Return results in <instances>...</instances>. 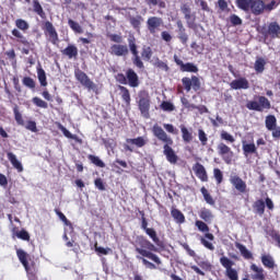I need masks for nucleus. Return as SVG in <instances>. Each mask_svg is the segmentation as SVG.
Wrapping results in <instances>:
<instances>
[{
    "mask_svg": "<svg viewBox=\"0 0 280 280\" xmlns=\"http://www.w3.org/2000/svg\"><path fill=\"white\" fill-rule=\"evenodd\" d=\"M170 145L172 144H164L163 154L166 156V160L168 161V163H172L173 165H175V163H178V155H176V152H174V149H172V147Z\"/></svg>",
    "mask_w": 280,
    "mask_h": 280,
    "instance_id": "9d476101",
    "label": "nucleus"
},
{
    "mask_svg": "<svg viewBox=\"0 0 280 280\" xmlns=\"http://www.w3.org/2000/svg\"><path fill=\"white\" fill-rule=\"evenodd\" d=\"M200 242L206 248H208V250H215V246H213L212 243H209L205 237H201Z\"/></svg>",
    "mask_w": 280,
    "mask_h": 280,
    "instance_id": "69168bd1",
    "label": "nucleus"
},
{
    "mask_svg": "<svg viewBox=\"0 0 280 280\" xmlns=\"http://www.w3.org/2000/svg\"><path fill=\"white\" fill-rule=\"evenodd\" d=\"M260 34L268 38L270 36L271 38H279L280 35V25L277 22H271L268 27L262 26L260 30Z\"/></svg>",
    "mask_w": 280,
    "mask_h": 280,
    "instance_id": "20e7f679",
    "label": "nucleus"
},
{
    "mask_svg": "<svg viewBox=\"0 0 280 280\" xmlns=\"http://www.w3.org/2000/svg\"><path fill=\"white\" fill-rule=\"evenodd\" d=\"M180 10L187 21V27H189V30H195L196 23H194V21H196V18L191 21V8L187 4H182Z\"/></svg>",
    "mask_w": 280,
    "mask_h": 280,
    "instance_id": "1a4fd4ad",
    "label": "nucleus"
},
{
    "mask_svg": "<svg viewBox=\"0 0 280 280\" xmlns=\"http://www.w3.org/2000/svg\"><path fill=\"white\" fill-rule=\"evenodd\" d=\"M171 215L178 224H183L185 222V214H183L178 209H173L171 211Z\"/></svg>",
    "mask_w": 280,
    "mask_h": 280,
    "instance_id": "c756f323",
    "label": "nucleus"
},
{
    "mask_svg": "<svg viewBox=\"0 0 280 280\" xmlns=\"http://www.w3.org/2000/svg\"><path fill=\"white\" fill-rule=\"evenodd\" d=\"M154 67H156L158 69H161L162 71H170V66H167L165 63V61H162L161 59L156 58L154 61Z\"/></svg>",
    "mask_w": 280,
    "mask_h": 280,
    "instance_id": "a18cd8bd",
    "label": "nucleus"
},
{
    "mask_svg": "<svg viewBox=\"0 0 280 280\" xmlns=\"http://www.w3.org/2000/svg\"><path fill=\"white\" fill-rule=\"evenodd\" d=\"M110 54L113 56H118V57L128 56L129 54L128 46L121 45V44H114L110 47Z\"/></svg>",
    "mask_w": 280,
    "mask_h": 280,
    "instance_id": "4468645a",
    "label": "nucleus"
},
{
    "mask_svg": "<svg viewBox=\"0 0 280 280\" xmlns=\"http://www.w3.org/2000/svg\"><path fill=\"white\" fill-rule=\"evenodd\" d=\"M162 24H163V20L156 16L149 18L147 21V25L150 34H155L158 27H161Z\"/></svg>",
    "mask_w": 280,
    "mask_h": 280,
    "instance_id": "f8f14e48",
    "label": "nucleus"
},
{
    "mask_svg": "<svg viewBox=\"0 0 280 280\" xmlns=\"http://www.w3.org/2000/svg\"><path fill=\"white\" fill-rule=\"evenodd\" d=\"M15 25L19 30H22L23 32L30 30V24L25 20H16Z\"/></svg>",
    "mask_w": 280,
    "mask_h": 280,
    "instance_id": "de8ad7c7",
    "label": "nucleus"
},
{
    "mask_svg": "<svg viewBox=\"0 0 280 280\" xmlns=\"http://www.w3.org/2000/svg\"><path fill=\"white\" fill-rule=\"evenodd\" d=\"M180 130H182L184 141L186 143H190L191 139H194V137L191 136V132H189L187 127H185L184 125L180 126Z\"/></svg>",
    "mask_w": 280,
    "mask_h": 280,
    "instance_id": "58836bf2",
    "label": "nucleus"
},
{
    "mask_svg": "<svg viewBox=\"0 0 280 280\" xmlns=\"http://www.w3.org/2000/svg\"><path fill=\"white\" fill-rule=\"evenodd\" d=\"M141 56H142L143 60H147V62L150 61L152 59V48L144 47L142 49Z\"/></svg>",
    "mask_w": 280,
    "mask_h": 280,
    "instance_id": "49530a36",
    "label": "nucleus"
},
{
    "mask_svg": "<svg viewBox=\"0 0 280 280\" xmlns=\"http://www.w3.org/2000/svg\"><path fill=\"white\" fill-rule=\"evenodd\" d=\"M74 75L75 79L78 80V82H80V84H82V86H85V89H93V86H95V83H93V81H91V79L89 78V75H86L84 73V71L78 69L74 71Z\"/></svg>",
    "mask_w": 280,
    "mask_h": 280,
    "instance_id": "6e6552de",
    "label": "nucleus"
},
{
    "mask_svg": "<svg viewBox=\"0 0 280 280\" xmlns=\"http://www.w3.org/2000/svg\"><path fill=\"white\" fill-rule=\"evenodd\" d=\"M127 143L137 145V148H143V145H145V139H143V137H138L135 139H127Z\"/></svg>",
    "mask_w": 280,
    "mask_h": 280,
    "instance_id": "c9c22d12",
    "label": "nucleus"
},
{
    "mask_svg": "<svg viewBox=\"0 0 280 280\" xmlns=\"http://www.w3.org/2000/svg\"><path fill=\"white\" fill-rule=\"evenodd\" d=\"M33 104H35V106H38V108H48L49 107L47 102L43 101V98H39L37 96H35L33 98Z\"/></svg>",
    "mask_w": 280,
    "mask_h": 280,
    "instance_id": "8fccbe9b",
    "label": "nucleus"
},
{
    "mask_svg": "<svg viewBox=\"0 0 280 280\" xmlns=\"http://www.w3.org/2000/svg\"><path fill=\"white\" fill-rule=\"evenodd\" d=\"M191 82V86L194 89V91H199L200 89V79H198V77L192 75L190 79Z\"/></svg>",
    "mask_w": 280,
    "mask_h": 280,
    "instance_id": "6e6d98bb",
    "label": "nucleus"
},
{
    "mask_svg": "<svg viewBox=\"0 0 280 280\" xmlns=\"http://www.w3.org/2000/svg\"><path fill=\"white\" fill-rule=\"evenodd\" d=\"M230 23H232L234 26L242 25V20L236 14H232L230 16Z\"/></svg>",
    "mask_w": 280,
    "mask_h": 280,
    "instance_id": "0e129e2a",
    "label": "nucleus"
},
{
    "mask_svg": "<svg viewBox=\"0 0 280 280\" xmlns=\"http://www.w3.org/2000/svg\"><path fill=\"white\" fill-rule=\"evenodd\" d=\"M220 264L225 268V276L230 280H240V276L237 273V270L233 268L235 266V261L229 259V257L223 256L220 258Z\"/></svg>",
    "mask_w": 280,
    "mask_h": 280,
    "instance_id": "7ed1b4c3",
    "label": "nucleus"
},
{
    "mask_svg": "<svg viewBox=\"0 0 280 280\" xmlns=\"http://www.w3.org/2000/svg\"><path fill=\"white\" fill-rule=\"evenodd\" d=\"M260 108L270 109V101L266 98V96H259L258 98Z\"/></svg>",
    "mask_w": 280,
    "mask_h": 280,
    "instance_id": "603ef678",
    "label": "nucleus"
},
{
    "mask_svg": "<svg viewBox=\"0 0 280 280\" xmlns=\"http://www.w3.org/2000/svg\"><path fill=\"white\" fill-rule=\"evenodd\" d=\"M22 84L27 89H36V82L31 77H24L22 80Z\"/></svg>",
    "mask_w": 280,
    "mask_h": 280,
    "instance_id": "37998d69",
    "label": "nucleus"
},
{
    "mask_svg": "<svg viewBox=\"0 0 280 280\" xmlns=\"http://www.w3.org/2000/svg\"><path fill=\"white\" fill-rule=\"evenodd\" d=\"M177 38L180 40L182 45H187V40H189V35H187V30L182 28L177 30Z\"/></svg>",
    "mask_w": 280,
    "mask_h": 280,
    "instance_id": "2f4dec72",
    "label": "nucleus"
},
{
    "mask_svg": "<svg viewBox=\"0 0 280 280\" xmlns=\"http://www.w3.org/2000/svg\"><path fill=\"white\" fill-rule=\"evenodd\" d=\"M139 244L141 247H136V253H138L142 257H147L148 259H151L152 261L158 264V266H161V258H159V256L153 254V253H158L159 248H156L154 244L150 243V241L145 240L144 237L139 238ZM143 248H147V249H143ZM149 250H153V253Z\"/></svg>",
    "mask_w": 280,
    "mask_h": 280,
    "instance_id": "f257e3e1",
    "label": "nucleus"
},
{
    "mask_svg": "<svg viewBox=\"0 0 280 280\" xmlns=\"http://www.w3.org/2000/svg\"><path fill=\"white\" fill-rule=\"evenodd\" d=\"M194 172L196 173V176L200 178L203 183H207L209 180V177L207 176V170H205V166L200 163H196L192 167Z\"/></svg>",
    "mask_w": 280,
    "mask_h": 280,
    "instance_id": "dca6fc26",
    "label": "nucleus"
},
{
    "mask_svg": "<svg viewBox=\"0 0 280 280\" xmlns=\"http://www.w3.org/2000/svg\"><path fill=\"white\" fill-rule=\"evenodd\" d=\"M37 78L39 81L40 86H47V74L43 68L37 70Z\"/></svg>",
    "mask_w": 280,
    "mask_h": 280,
    "instance_id": "f704fd0d",
    "label": "nucleus"
},
{
    "mask_svg": "<svg viewBox=\"0 0 280 280\" xmlns=\"http://www.w3.org/2000/svg\"><path fill=\"white\" fill-rule=\"evenodd\" d=\"M250 270H253L252 279L253 280H264L266 279V276L264 275V268L258 267L257 265L253 264L250 266Z\"/></svg>",
    "mask_w": 280,
    "mask_h": 280,
    "instance_id": "6ab92c4d",
    "label": "nucleus"
},
{
    "mask_svg": "<svg viewBox=\"0 0 280 280\" xmlns=\"http://www.w3.org/2000/svg\"><path fill=\"white\" fill-rule=\"evenodd\" d=\"M89 159H90L91 163L96 165V167H106V164H104V162L101 161L100 158H97L95 155H89Z\"/></svg>",
    "mask_w": 280,
    "mask_h": 280,
    "instance_id": "3c124183",
    "label": "nucleus"
},
{
    "mask_svg": "<svg viewBox=\"0 0 280 280\" xmlns=\"http://www.w3.org/2000/svg\"><path fill=\"white\" fill-rule=\"evenodd\" d=\"M243 152L245 156H248V154H257V147H255V143H248L243 142Z\"/></svg>",
    "mask_w": 280,
    "mask_h": 280,
    "instance_id": "cd10ccee",
    "label": "nucleus"
},
{
    "mask_svg": "<svg viewBox=\"0 0 280 280\" xmlns=\"http://www.w3.org/2000/svg\"><path fill=\"white\" fill-rule=\"evenodd\" d=\"M261 264L266 268H275V259L270 255H262L261 256Z\"/></svg>",
    "mask_w": 280,
    "mask_h": 280,
    "instance_id": "72a5a7b5",
    "label": "nucleus"
},
{
    "mask_svg": "<svg viewBox=\"0 0 280 280\" xmlns=\"http://www.w3.org/2000/svg\"><path fill=\"white\" fill-rule=\"evenodd\" d=\"M231 89H234V91H240L242 89H249L250 84L248 83V80L246 78H240L236 80H233L230 83Z\"/></svg>",
    "mask_w": 280,
    "mask_h": 280,
    "instance_id": "2eb2a0df",
    "label": "nucleus"
},
{
    "mask_svg": "<svg viewBox=\"0 0 280 280\" xmlns=\"http://www.w3.org/2000/svg\"><path fill=\"white\" fill-rule=\"evenodd\" d=\"M252 3L253 0H236L237 8H240V10H243L244 12H248V10H250Z\"/></svg>",
    "mask_w": 280,
    "mask_h": 280,
    "instance_id": "473e14b6",
    "label": "nucleus"
},
{
    "mask_svg": "<svg viewBox=\"0 0 280 280\" xmlns=\"http://www.w3.org/2000/svg\"><path fill=\"white\" fill-rule=\"evenodd\" d=\"M254 69L257 73H264L266 69V59L261 57L257 58L254 63Z\"/></svg>",
    "mask_w": 280,
    "mask_h": 280,
    "instance_id": "393cba45",
    "label": "nucleus"
},
{
    "mask_svg": "<svg viewBox=\"0 0 280 280\" xmlns=\"http://www.w3.org/2000/svg\"><path fill=\"white\" fill-rule=\"evenodd\" d=\"M143 21V18L141 15L138 16H131L129 19V23L132 25L135 30H139L141 27V22Z\"/></svg>",
    "mask_w": 280,
    "mask_h": 280,
    "instance_id": "4c0bfd02",
    "label": "nucleus"
},
{
    "mask_svg": "<svg viewBox=\"0 0 280 280\" xmlns=\"http://www.w3.org/2000/svg\"><path fill=\"white\" fill-rule=\"evenodd\" d=\"M45 30L48 33V36L51 38L52 45H56V43H58V32H56L54 24L49 21L45 22Z\"/></svg>",
    "mask_w": 280,
    "mask_h": 280,
    "instance_id": "f3484780",
    "label": "nucleus"
},
{
    "mask_svg": "<svg viewBox=\"0 0 280 280\" xmlns=\"http://www.w3.org/2000/svg\"><path fill=\"white\" fill-rule=\"evenodd\" d=\"M12 34L15 36V38H20V43H22V45H30V42H27V38H25L23 34L20 33L19 30L14 28L12 31Z\"/></svg>",
    "mask_w": 280,
    "mask_h": 280,
    "instance_id": "09e8293b",
    "label": "nucleus"
},
{
    "mask_svg": "<svg viewBox=\"0 0 280 280\" xmlns=\"http://www.w3.org/2000/svg\"><path fill=\"white\" fill-rule=\"evenodd\" d=\"M138 108L144 119H150V94L147 91L138 93Z\"/></svg>",
    "mask_w": 280,
    "mask_h": 280,
    "instance_id": "f03ea898",
    "label": "nucleus"
},
{
    "mask_svg": "<svg viewBox=\"0 0 280 280\" xmlns=\"http://www.w3.org/2000/svg\"><path fill=\"white\" fill-rule=\"evenodd\" d=\"M33 10L42 19L45 18V11L43 10V5H40V2H38V0L33 1Z\"/></svg>",
    "mask_w": 280,
    "mask_h": 280,
    "instance_id": "e433bc0d",
    "label": "nucleus"
},
{
    "mask_svg": "<svg viewBox=\"0 0 280 280\" xmlns=\"http://www.w3.org/2000/svg\"><path fill=\"white\" fill-rule=\"evenodd\" d=\"M16 237H19L20 240H24L25 242H30V233L25 230L18 232Z\"/></svg>",
    "mask_w": 280,
    "mask_h": 280,
    "instance_id": "bf43d9fd",
    "label": "nucleus"
},
{
    "mask_svg": "<svg viewBox=\"0 0 280 280\" xmlns=\"http://www.w3.org/2000/svg\"><path fill=\"white\" fill-rule=\"evenodd\" d=\"M68 25L73 30V32H77V34H82V26H80V23L73 21V20H68Z\"/></svg>",
    "mask_w": 280,
    "mask_h": 280,
    "instance_id": "79ce46f5",
    "label": "nucleus"
},
{
    "mask_svg": "<svg viewBox=\"0 0 280 280\" xmlns=\"http://www.w3.org/2000/svg\"><path fill=\"white\" fill-rule=\"evenodd\" d=\"M196 226L201 231V233H209V225L202 221H196Z\"/></svg>",
    "mask_w": 280,
    "mask_h": 280,
    "instance_id": "864d4df0",
    "label": "nucleus"
},
{
    "mask_svg": "<svg viewBox=\"0 0 280 280\" xmlns=\"http://www.w3.org/2000/svg\"><path fill=\"white\" fill-rule=\"evenodd\" d=\"M119 91L124 102L127 104V106H130V91L124 85H119Z\"/></svg>",
    "mask_w": 280,
    "mask_h": 280,
    "instance_id": "7c9ffc66",
    "label": "nucleus"
},
{
    "mask_svg": "<svg viewBox=\"0 0 280 280\" xmlns=\"http://www.w3.org/2000/svg\"><path fill=\"white\" fill-rule=\"evenodd\" d=\"M199 215L201 220H205L208 224H211V221L213 220V213L211 210L202 208Z\"/></svg>",
    "mask_w": 280,
    "mask_h": 280,
    "instance_id": "a878e982",
    "label": "nucleus"
},
{
    "mask_svg": "<svg viewBox=\"0 0 280 280\" xmlns=\"http://www.w3.org/2000/svg\"><path fill=\"white\" fill-rule=\"evenodd\" d=\"M198 135H199V141H201V145H207L208 138H207V133H205V130L199 129Z\"/></svg>",
    "mask_w": 280,
    "mask_h": 280,
    "instance_id": "680f3d73",
    "label": "nucleus"
},
{
    "mask_svg": "<svg viewBox=\"0 0 280 280\" xmlns=\"http://www.w3.org/2000/svg\"><path fill=\"white\" fill-rule=\"evenodd\" d=\"M127 80L132 89H137V86H139V75H137V72H135V70H127Z\"/></svg>",
    "mask_w": 280,
    "mask_h": 280,
    "instance_id": "a211bd4d",
    "label": "nucleus"
},
{
    "mask_svg": "<svg viewBox=\"0 0 280 280\" xmlns=\"http://www.w3.org/2000/svg\"><path fill=\"white\" fill-rule=\"evenodd\" d=\"M63 56L68 58H78V47L74 45H69L66 49L62 50Z\"/></svg>",
    "mask_w": 280,
    "mask_h": 280,
    "instance_id": "5701e85b",
    "label": "nucleus"
},
{
    "mask_svg": "<svg viewBox=\"0 0 280 280\" xmlns=\"http://www.w3.org/2000/svg\"><path fill=\"white\" fill-rule=\"evenodd\" d=\"M128 43L132 56H139V50H137V44H135V39H128Z\"/></svg>",
    "mask_w": 280,
    "mask_h": 280,
    "instance_id": "4d7b16f0",
    "label": "nucleus"
},
{
    "mask_svg": "<svg viewBox=\"0 0 280 280\" xmlns=\"http://www.w3.org/2000/svg\"><path fill=\"white\" fill-rule=\"evenodd\" d=\"M147 235H149V237H151V240H153L154 244H156V246H159L160 248H163V242H161V240L159 238V236H156V231L154 229H148L145 230Z\"/></svg>",
    "mask_w": 280,
    "mask_h": 280,
    "instance_id": "b1692460",
    "label": "nucleus"
},
{
    "mask_svg": "<svg viewBox=\"0 0 280 280\" xmlns=\"http://www.w3.org/2000/svg\"><path fill=\"white\" fill-rule=\"evenodd\" d=\"M254 210L256 213H258V215H264V213H266V202L264 199H258L255 201Z\"/></svg>",
    "mask_w": 280,
    "mask_h": 280,
    "instance_id": "4be33fe9",
    "label": "nucleus"
},
{
    "mask_svg": "<svg viewBox=\"0 0 280 280\" xmlns=\"http://www.w3.org/2000/svg\"><path fill=\"white\" fill-rule=\"evenodd\" d=\"M230 182L233 185V187L237 189V191H240L241 194L246 192V182L242 179L240 176H231Z\"/></svg>",
    "mask_w": 280,
    "mask_h": 280,
    "instance_id": "ddd939ff",
    "label": "nucleus"
},
{
    "mask_svg": "<svg viewBox=\"0 0 280 280\" xmlns=\"http://www.w3.org/2000/svg\"><path fill=\"white\" fill-rule=\"evenodd\" d=\"M13 113L16 124H19V126H23L25 121L23 120V115H21V112H19V105H15L13 107Z\"/></svg>",
    "mask_w": 280,
    "mask_h": 280,
    "instance_id": "ea45409f",
    "label": "nucleus"
},
{
    "mask_svg": "<svg viewBox=\"0 0 280 280\" xmlns=\"http://www.w3.org/2000/svg\"><path fill=\"white\" fill-rule=\"evenodd\" d=\"M217 149L219 151L220 156H222L226 165H231V163H233V152H231V148L224 144V142H221L218 144Z\"/></svg>",
    "mask_w": 280,
    "mask_h": 280,
    "instance_id": "39448f33",
    "label": "nucleus"
},
{
    "mask_svg": "<svg viewBox=\"0 0 280 280\" xmlns=\"http://www.w3.org/2000/svg\"><path fill=\"white\" fill-rule=\"evenodd\" d=\"M153 135L154 137H156V139H159V141H163L165 145H174V140H172V138L167 136V133L165 132V130H163L162 127H159L156 125L153 126Z\"/></svg>",
    "mask_w": 280,
    "mask_h": 280,
    "instance_id": "0eeeda50",
    "label": "nucleus"
},
{
    "mask_svg": "<svg viewBox=\"0 0 280 280\" xmlns=\"http://www.w3.org/2000/svg\"><path fill=\"white\" fill-rule=\"evenodd\" d=\"M56 213H57L58 218L61 220V222L66 224V226H69L71 224V222L69 220H67V217L65 215V213H62L61 211H58V210H56Z\"/></svg>",
    "mask_w": 280,
    "mask_h": 280,
    "instance_id": "338daca9",
    "label": "nucleus"
},
{
    "mask_svg": "<svg viewBox=\"0 0 280 280\" xmlns=\"http://www.w3.org/2000/svg\"><path fill=\"white\" fill-rule=\"evenodd\" d=\"M267 130H275L277 128V117L275 115H269L265 120Z\"/></svg>",
    "mask_w": 280,
    "mask_h": 280,
    "instance_id": "c85d7f7f",
    "label": "nucleus"
},
{
    "mask_svg": "<svg viewBox=\"0 0 280 280\" xmlns=\"http://www.w3.org/2000/svg\"><path fill=\"white\" fill-rule=\"evenodd\" d=\"M236 248L240 249V253L244 259H253V253H250L246 246L242 245L241 243H236Z\"/></svg>",
    "mask_w": 280,
    "mask_h": 280,
    "instance_id": "bb28decb",
    "label": "nucleus"
},
{
    "mask_svg": "<svg viewBox=\"0 0 280 280\" xmlns=\"http://www.w3.org/2000/svg\"><path fill=\"white\" fill-rule=\"evenodd\" d=\"M182 84L185 88V91H187V93H189V91H191V79L185 77L182 79Z\"/></svg>",
    "mask_w": 280,
    "mask_h": 280,
    "instance_id": "13d9d810",
    "label": "nucleus"
},
{
    "mask_svg": "<svg viewBox=\"0 0 280 280\" xmlns=\"http://www.w3.org/2000/svg\"><path fill=\"white\" fill-rule=\"evenodd\" d=\"M161 108H162V110H166L168 113H172V110H174V104H172L170 102H163L161 104Z\"/></svg>",
    "mask_w": 280,
    "mask_h": 280,
    "instance_id": "e2e57ef3",
    "label": "nucleus"
},
{
    "mask_svg": "<svg viewBox=\"0 0 280 280\" xmlns=\"http://www.w3.org/2000/svg\"><path fill=\"white\" fill-rule=\"evenodd\" d=\"M18 257L21 261V264L24 266L26 272H30V262H27V253L23 249H18Z\"/></svg>",
    "mask_w": 280,
    "mask_h": 280,
    "instance_id": "412c9836",
    "label": "nucleus"
},
{
    "mask_svg": "<svg viewBox=\"0 0 280 280\" xmlns=\"http://www.w3.org/2000/svg\"><path fill=\"white\" fill-rule=\"evenodd\" d=\"M213 174L218 185H220L224 178L222 171H220V168H214Z\"/></svg>",
    "mask_w": 280,
    "mask_h": 280,
    "instance_id": "052dcab7",
    "label": "nucleus"
},
{
    "mask_svg": "<svg viewBox=\"0 0 280 280\" xmlns=\"http://www.w3.org/2000/svg\"><path fill=\"white\" fill-rule=\"evenodd\" d=\"M201 194H202V196H203V198H205V200L208 205H212V206L215 205V201L213 200V197H211V195L209 194V190H207V188L202 187L201 188Z\"/></svg>",
    "mask_w": 280,
    "mask_h": 280,
    "instance_id": "a19ab883",
    "label": "nucleus"
},
{
    "mask_svg": "<svg viewBox=\"0 0 280 280\" xmlns=\"http://www.w3.org/2000/svg\"><path fill=\"white\" fill-rule=\"evenodd\" d=\"M221 139H223V141H229V143H235V138L226 131L221 132Z\"/></svg>",
    "mask_w": 280,
    "mask_h": 280,
    "instance_id": "5fc2aeb1",
    "label": "nucleus"
},
{
    "mask_svg": "<svg viewBox=\"0 0 280 280\" xmlns=\"http://www.w3.org/2000/svg\"><path fill=\"white\" fill-rule=\"evenodd\" d=\"M174 62L177 65V67H179L180 71H183L184 73H198V66H196L192 62L185 63L176 55H174Z\"/></svg>",
    "mask_w": 280,
    "mask_h": 280,
    "instance_id": "423d86ee",
    "label": "nucleus"
},
{
    "mask_svg": "<svg viewBox=\"0 0 280 280\" xmlns=\"http://www.w3.org/2000/svg\"><path fill=\"white\" fill-rule=\"evenodd\" d=\"M133 65L138 67V69H143V61H141V57L139 55L133 56Z\"/></svg>",
    "mask_w": 280,
    "mask_h": 280,
    "instance_id": "774afa93",
    "label": "nucleus"
},
{
    "mask_svg": "<svg viewBox=\"0 0 280 280\" xmlns=\"http://www.w3.org/2000/svg\"><path fill=\"white\" fill-rule=\"evenodd\" d=\"M7 156L10 163L13 165V167L18 170V172H23V164L21 163V161L16 159V155L14 153L9 152Z\"/></svg>",
    "mask_w": 280,
    "mask_h": 280,
    "instance_id": "aec40b11",
    "label": "nucleus"
},
{
    "mask_svg": "<svg viewBox=\"0 0 280 280\" xmlns=\"http://www.w3.org/2000/svg\"><path fill=\"white\" fill-rule=\"evenodd\" d=\"M249 9L252 10V14H255V16H259V14H264V10H266V4L261 0H253L249 4Z\"/></svg>",
    "mask_w": 280,
    "mask_h": 280,
    "instance_id": "9b49d317",
    "label": "nucleus"
},
{
    "mask_svg": "<svg viewBox=\"0 0 280 280\" xmlns=\"http://www.w3.org/2000/svg\"><path fill=\"white\" fill-rule=\"evenodd\" d=\"M246 108H248V110H257L258 113H261L264 110L261 106L257 103V101L248 102L246 104Z\"/></svg>",
    "mask_w": 280,
    "mask_h": 280,
    "instance_id": "c03bdc74",
    "label": "nucleus"
}]
</instances>
